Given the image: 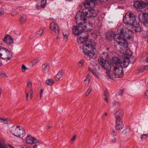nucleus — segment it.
<instances>
[{
    "label": "nucleus",
    "mask_w": 148,
    "mask_h": 148,
    "mask_svg": "<svg viewBox=\"0 0 148 148\" xmlns=\"http://www.w3.org/2000/svg\"><path fill=\"white\" fill-rule=\"evenodd\" d=\"M98 11L92 8L89 10L87 8L84 9L82 11L77 12L75 16L76 23L77 25L85 24L87 22L86 17L90 18L96 17Z\"/></svg>",
    "instance_id": "1"
},
{
    "label": "nucleus",
    "mask_w": 148,
    "mask_h": 148,
    "mask_svg": "<svg viewBox=\"0 0 148 148\" xmlns=\"http://www.w3.org/2000/svg\"><path fill=\"white\" fill-rule=\"evenodd\" d=\"M123 23L126 25H130L132 27V30L135 32L141 31L139 23L136 20L135 15L132 13L127 12L123 17Z\"/></svg>",
    "instance_id": "2"
},
{
    "label": "nucleus",
    "mask_w": 148,
    "mask_h": 148,
    "mask_svg": "<svg viewBox=\"0 0 148 148\" xmlns=\"http://www.w3.org/2000/svg\"><path fill=\"white\" fill-rule=\"evenodd\" d=\"M82 49L85 54L84 57L87 60L96 57V49L93 40L87 42L83 45Z\"/></svg>",
    "instance_id": "3"
},
{
    "label": "nucleus",
    "mask_w": 148,
    "mask_h": 148,
    "mask_svg": "<svg viewBox=\"0 0 148 148\" xmlns=\"http://www.w3.org/2000/svg\"><path fill=\"white\" fill-rule=\"evenodd\" d=\"M106 37L108 39L114 38L119 45L123 47L127 48L128 47V43L125 41L124 38L119 36V34L117 35H115L113 32H110L108 33Z\"/></svg>",
    "instance_id": "4"
},
{
    "label": "nucleus",
    "mask_w": 148,
    "mask_h": 148,
    "mask_svg": "<svg viewBox=\"0 0 148 148\" xmlns=\"http://www.w3.org/2000/svg\"><path fill=\"white\" fill-rule=\"evenodd\" d=\"M123 61H121L120 58L116 57H113L112 61V63L113 64H119L120 66L122 68H125L127 67L129 65L130 60L129 58L127 57L124 56L123 57Z\"/></svg>",
    "instance_id": "5"
},
{
    "label": "nucleus",
    "mask_w": 148,
    "mask_h": 148,
    "mask_svg": "<svg viewBox=\"0 0 148 148\" xmlns=\"http://www.w3.org/2000/svg\"><path fill=\"white\" fill-rule=\"evenodd\" d=\"M109 57L107 53L103 52L100 55V59H98L99 62L101 63V65L105 69L109 70L111 69L110 64L107 60Z\"/></svg>",
    "instance_id": "6"
},
{
    "label": "nucleus",
    "mask_w": 148,
    "mask_h": 148,
    "mask_svg": "<svg viewBox=\"0 0 148 148\" xmlns=\"http://www.w3.org/2000/svg\"><path fill=\"white\" fill-rule=\"evenodd\" d=\"M11 132L15 136L20 138H22L25 134V130L22 127L13 126L11 127Z\"/></svg>",
    "instance_id": "7"
},
{
    "label": "nucleus",
    "mask_w": 148,
    "mask_h": 148,
    "mask_svg": "<svg viewBox=\"0 0 148 148\" xmlns=\"http://www.w3.org/2000/svg\"><path fill=\"white\" fill-rule=\"evenodd\" d=\"M123 112L121 110L116 111L115 113L116 119V129L119 130L122 129L123 127V125L122 120V118L123 116Z\"/></svg>",
    "instance_id": "8"
},
{
    "label": "nucleus",
    "mask_w": 148,
    "mask_h": 148,
    "mask_svg": "<svg viewBox=\"0 0 148 148\" xmlns=\"http://www.w3.org/2000/svg\"><path fill=\"white\" fill-rule=\"evenodd\" d=\"M0 58L3 59L8 60H12V53L5 48L0 49Z\"/></svg>",
    "instance_id": "9"
},
{
    "label": "nucleus",
    "mask_w": 148,
    "mask_h": 148,
    "mask_svg": "<svg viewBox=\"0 0 148 148\" xmlns=\"http://www.w3.org/2000/svg\"><path fill=\"white\" fill-rule=\"evenodd\" d=\"M146 13L141 12L138 15L140 21L145 27H148V8L145 10Z\"/></svg>",
    "instance_id": "10"
},
{
    "label": "nucleus",
    "mask_w": 148,
    "mask_h": 148,
    "mask_svg": "<svg viewBox=\"0 0 148 148\" xmlns=\"http://www.w3.org/2000/svg\"><path fill=\"white\" fill-rule=\"evenodd\" d=\"M119 34V36H120L124 39L127 43L128 44L126 39H129L131 37L132 34V32L130 29L124 28L122 29H119L118 30Z\"/></svg>",
    "instance_id": "11"
},
{
    "label": "nucleus",
    "mask_w": 148,
    "mask_h": 148,
    "mask_svg": "<svg viewBox=\"0 0 148 148\" xmlns=\"http://www.w3.org/2000/svg\"><path fill=\"white\" fill-rule=\"evenodd\" d=\"M26 141L28 144H34L33 148H37V146L42 144V142L38 139H36L35 138L28 135L26 138Z\"/></svg>",
    "instance_id": "12"
},
{
    "label": "nucleus",
    "mask_w": 148,
    "mask_h": 148,
    "mask_svg": "<svg viewBox=\"0 0 148 148\" xmlns=\"http://www.w3.org/2000/svg\"><path fill=\"white\" fill-rule=\"evenodd\" d=\"M114 66L113 73L116 78H121L123 76L122 67L119 65L116 64Z\"/></svg>",
    "instance_id": "13"
},
{
    "label": "nucleus",
    "mask_w": 148,
    "mask_h": 148,
    "mask_svg": "<svg viewBox=\"0 0 148 148\" xmlns=\"http://www.w3.org/2000/svg\"><path fill=\"white\" fill-rule=\"evenodd\" d=\"M108 0H86L84 2V5L85 8L89 7L92 8L94 7L95 4H98V1L103 2L107 1Z\"/></svg>",
    "instance_id": "14"
},
{
    "label": "nucleus",
    "mask_w": 148,
    "mask_h": 148,
    "mask_svg": "<svg viewBox=\"0 0 148 148\" xmlns=\"http://www.w3.org/2000/svg\"><path fill=\"white\" fill-rule=\"evenodd\" d=\"M77 35L78 36L77 41L79 43H83L87 41L89 36L88 34L84 32Z\"/></svg>",
    "instance_id": "15"
},
{
    "label": "nucleus",
    "mask_w": 148,
    "mask_h": 148,
    "mask_svg": "<svg viewBox=\"0 0 148 148\" xmlns=\"http://www.w3.org/2000/svg\"><path fill=\"white\" fill-rule=\"evenodd\" d=\"M84 24L82 25H77L76 26H73L72 29V32L74 35H77L84 32L85 30L84 27Z\"/></svg>",
    "instance_id": "16"
},
{
    "label": "nucleus",
    "mask_w": 148,
    "mask_h": 148,
    "mask_svg": "<svg viewBox=\"0 0 148 148\" xmlns=\"http://www.w3.org/2000/svg\"><path fill=\"white\" fill-rule=\"evenodd\" d=\"M94 22H92L91 23L92 24L90 23H86L84 25V27H85V30L87 31L90 32L93 29L92 24L94 25L95 26L97 25L99 23V19L98 18L96 19H94Z\"/></svg>",
    "instance_id": "17"
},
{
    "label": "nucleus",
    "mask_w": 148,
    "mask_h": 148,
    "mask_svg": "<svg viewBox=\"0 0 148 148\" xmlns=\"http://www.w3.org/2000/svg\"><path fill=\"white\" fill-rule=\"evenodd\" d=\"M146 3L141 1H138L134 2L133 6L134 8H136L137 10L142 9L143 8H145L146 6L148 5Z\"/></svg>",
    "instance_id": "18"
},
{
    "label": "nucleus",
    "mask_w": 148,
    "mask_h": 148,
    "mask_svg": "<svg viewBox=\"0 0 148 148\" xmlns=\"http://www.w3.org/2000/svg\"><path fill=\"white\" fill-rule=\"evenodd\" d=\"M49 27L56 34H58L59 28L58 25L54 22H52L50 24Z\"/></svg>",
    "instance_id": "19"
},
{
    "label": "nucleus",
    "mask_w": 148,
    "mask_h": 148,
    "mask_svg": "<svg viewBox=\"0 0 148 148\" xmlns=\"http://www.w3.org/2000/svg\"><path fill=\"white\" fill-rule=\"evenodd\" d=\"M3 40L8 45H11L14 43L13 39L8 34H6L4 36Z\"/></svg>",
    "instance_id": "20"
},
{
    "label": "nucleus",
    "mask_w": 148,
    "mask_h": 148,
    "mask_svg": "<svg viewBox=\"0 0 148 148\" xmlns=\"http://www.w3.org/2000/svg\"><path fill=\"white\" fill-rule=\"evenodd\" d=\"M64 74V72L63 71H59L55 76V80L57 81H59L60 78L63 77Z\"/></svg>",
    "instance_id": "21"
},
{
    "label": "nucleus",
    "mask_w": 148,
    "mask_h": 148,
    "mask_svg": "<svg viewBox=\"0 0 148 148\" xmlns=\"http://www.w3.org/2000/svg\"><path fill=\"white\" fill-rule=\"evenodd\" d=\"M27 21L26 16L25 15H20L18 21L20 25H22L25 23Z\"/></svg>",
    "instance_id": "22"
},
{
    "label": "nucleus",
    "mask_w": 148,
    "mask_h": 148,
    "mask_svg": "<svg viewBox=\"0 0 148 148\" xmlns=\"http://www.w3.org/2000/svg\"><path fill=\"white\" fill-rule=\"evenodd\" d=\"M50 64L49 63H45L42 65L43 70L45 72L47 73L49 71L50 68Z\"/></svg>",
    "instance_id": "23"
},
{
    "label": "nucleus",
    "mask_w": 148,
    "mask_h": 148,
    "mask_svg": "<svg viewBox=\"0 0 148 148\" xmlns=\"http://www.w3.org/2000/svg\"><path fill=\"white\" fill-rule=\"evenodd\" d=\"M45 83L47 85L51 86L54 84V82L52 79H48L46 81Z\"/></svg>",
    "instance_id": "24"
},
{
    "label": "nucleus",
    "mask_w": 148,
    "mask_h": 148,
    "mask_svg": "<svg viewBox=\"0 0 148 148\" xmlns=\"http://www.w3.org/2000/svg\"><path fill=\"white\" fill-rule=\"evenodd\" d=\"M10 122L6 119H1L0 118V123L3 124H5L7 123H10Z\"/></svg>",
    "instance_id": "25"
},
{
    "label": "nucleus",
    "mask_w": 148,
    "mask_h": 148,
    "mask_svg": "<svg viewBox=\"0 0 148 148\" xmlns=\"http://www.w3.org/2000/svg\"><path fill=\"white\" fill-rule=\"evenodd\" d=\"M124 91V89H123L121 90H120L118 93L116 94V97L120 96L121 97L123 94V93Z\"/></svg>",
    "instance_id": "26"
},
{
    "label": "nucleus",
    "mask_w": 148,
    "mask_h": 148,
    "mask_svg": "<svg viewBox=\"0 0 148 148\" xmlns=\"http://www.w3.org/2000/svg\"><path fill=\"white\" fill-rule=\"evenodd\" d=\"M41 8H45L47 4V0H41Z\"/></svg>",
    "instance_id": "27"
},
{
    "label": "nucleus",
    "mask_w": 148,
    "mask_h": 148,
    "mask_svg": "<svg viewBox=\"0 0 148 148\" xmlns=\"http://www.w3.org/2000/svg\"><path fill=\"white\" fill-rule=\"evenodd\" d=\"M43 32V29L40 30L36 32V34L38 36H41Z\"/></svg>",
    "instance_id": "28"
},
{
    "label": "nucleus",
    "mask_w": 148,
    "mask_h": 148,
    "mask_svg": "<svg viewBox=\"0 0 148 148\" xmlns=\"http://www.w3.org/2000/svg\"><path fill=\"white\" fill-rule=\"evenodd\" d=\"M91 72L95 76L97 77L99 76V74L96 70H92Z\"/></svg>",
    "instance_id": "29"
},
{
    "label": "nucleus",
    "mask_w": 148,
    "mask_h": 148,
    "mask_svg": "<svg viewBox=\"0 0 148 148\" xmlns=\"http://www.w3.org/2000/svg\"><path fill=\"white\" fill-rule=\"evenodd\" d=\"M28 69L27 68L24 64L22 66L21 70L23 72H25L26 70H28Z\"/></svg>",
    "instance_id": "30"
},
{
    "label": "nucleus",
    "mask_w": 148,
    "mask_h": 148,
    "mask_svg": "<svg viewBox=\"0 0 148 148\" xmlns=\"http://www.w3.org/2000/svg\"><path fill=\"white\" fill-rule=\"evenodd\" d=\"M147 66H143L141 68V69H140V71L141 72L144 71L145 70H147Z\"/></svg>",
    "instance_id": "31"
},
{
    "label": "nucleus",
    "mask_w": 148,
    "mask_h": 148,
    "mask_svg": "<svg viewBox=\"0 0 148 148\" xmlns=\"http://www.w3.org/2000/svg\"><path fill=\"white\" fill-rule=\"evenodd\" d=\"M92 91V89L91 88H89L87 90L86 92V95L87 96H88L90 93L91 91Z\"/></svg>",
    "instance_id": "32"
},
{
    "label": "nucleus",
    "mask_w": 148,
    "mask_h": 148,
    "mask_svg": "<svg viewBox=\"0 0 148 148\" xmlns=\"http://www.w3.org/2000/svg\"><path fill=\"white\" fill-rule=\"evenodd\" d=\"M68 35L67 34H65L64 36V40L65 42H66L68 39Z\"/></svg>",
    "instance_id": "33"
},
{
    "label": "nucleus",
    "mask_w": 148,
    "mask_h": 148,
    "mask_svg": "<svg viewBox=\"0 0 148 148\" xmlns=\"http://www.w3.org/2000/svg\"><path fill=\"white\" fill-rule=\"evenodd\" d=\"M7 77V76L5 73H0V78L1 77H4L6 78Z\"/></svg>",
    "instance_id": "34"
},
{
    "label": "nucleus",
    "mask_w": 148,
    "mask_h": 148,
    "mask_svg": "<svg viewBox=\"0 0 148 148\" xmlns=\"http://www.w3.org/2000/svg\"><path fill=\"white\" fill-rule=\"evenodd\" d=\"M109 95L108 91L107 90H106L105 91L104 94V96L106 97H108V96Z\"/></svg>",
    "instance_id": "35"
},
{
    "label": "nucleus",
    "mask_w": 148,
    "mask_h": 148,
    "mask_svg": "<svg viewBox=\"0 0 148 148\" xmlns=\"http://www.w3.org/2000/svg\"><path fill=\"white\" fill-rule=\"evenodd\" d=\"M148 137V135L147 134H143L142 135L141 137V139L142 140L143 138H146Z\"/></svg>",
    "instance_id": "36"
},
{
    "label": "nucleus",
    "mask_w": 148,
    "mask_h": 148,
    "mask_svg": "<svg viewBox=\"0 0 148 148\" xmlns=\"http://www.w3.org/2000/svg\"><path fill=\"white\" fill-rule=\"evenodd\" d=\"M38 61H39V60L37 59L35 60L32 61L31 62V63L32 64V65H35V64L38 63Z\"/></svg>",
    "instance_id": "37"
},
{
    "label": "nucleus",
    "mask_w": 148,
    "mask_h": 148,
    "mask_svg": "<svg viewBox=\"0 0 148 148\" xmlns=\"http://www.w3.org/2000/svg\"><path fill=\"white\" fill-rule=\"evenodd\" d=\"M27 85L28 87H31L32 86V82L30 81H28L27 82Z\"/></svg>",
    "instance_id": "38"
},
{
    "label": "nucleus",
    "mask_w": 148,
    "mask_h": 148,
    "mask_svg": "<svg viewBox=\"0 0 148 148\" xmlns=\"http://www.w3.org/2000/svg\"><path fill=\"white\" fill-rule=\"evenodd\" d=\"M107 73H108L107 76L109 77L110 78L112 79L114 77V75L113 74H111L110 73H108L106 72Z\"/></svg>",
    "instance_id": "39"
},
{
    "label": "nucleus",
    "mask_w": 148,
    "mask_h": 148,
    "mask_svg": "<svg viewBox=\"0 0 148 148\" xmlns=\"http://www.w3.org/2000/svg\"><path fill=\"white\" fill-rule=\"evenodd\" d=\"M127 133V129L126 128L123 130L121 132V134H125Z\"/></svg>",
    "instance_id": "40"
},
{
    "label": "nucleus",
    "mask_w": 148,
    "mask_h": 148,
    "mask_svg": "<svg viewBox=\"0 0 148 148\" xmlns=\"http://www.w3.org/2000/svg\"><path fill=\"white\" fill-rule=\"evenodd\" d=\"M16 9L17 10H24V8L21 6H18L17 7Z\"/></svg>",
    "instance_id": "41"
},
{
    "label": "nucleus",
    "mask_w": 148,
    "mask_h": 148,
    "mask_svg": "<svg viewBox=\"0 0 148 148\" xmlns=\"http://www.w3.org/2000/svg\"><path fill=\"white\" fill-rule=\"evenodd\" d=\"M17 14V13L16 12H12L11 13V15L12 16H14L16 15Z\"/></svg>",
    "instance_id": "42"
},
{
    "label": "nucleus",
    "mask_w": 148,
    "mask_h": 148,
    "mask_svg": "<svg viewBox=\"0 0 148 148\" xmlns=\"http://www.w3.org/2000/svg\"><path fill=\"white\" fill-rule=\"evenodd\" d=\"M76 135H74L71 138V141H74L75 140V139L76 138Z\"/></svg>",
    "instance_id": "43"
},
{
    "label": "nucleus",
    "mask_w": 148,
    "mask_h": 148,
    "mask_svg": "<svg viewBox=\"0 0 148 148\" xmlns=\"http://www.w3.org/2000/svg\"><path fill=\"white\" fill-rule=\"evenodd\" d=\"M114 103L113 105L114 106L115 105H117L119 106L121 105L120 103L119 102L114 101Z\"/></svg>",
    "instance_id": "44"
},
{
    "label": "nucleus",
    "mask_w": 148,
    "mask_h": 148,
    "mask_svg": "<svg viewBox=\"0 0 148 148\" xmlns=\"http://www.w3.org/2000/svg\"><path fill=\"white\" fill-rule=\"evenodd\" d=\"M112 133L113 134L114 136H116L117 134V133L114 130H113L112 132Z\"/></svg>",
    "instance_id": "45"
},
{
    "label": "nucleus",
    "mask_w": 148,
    "mask_h": 148,
    "mask_svg": "<svg viewBox=\"0 0 148 148\" xmlns=\"http://www.w3.org/2000/svg\"><path fill=\"white\" fill-rule=\"evenodd\" d=\"M43 89H41L40 90V98L41 97V96L43 92Z\"/></svg>",
    "instance_id": "46"
},
{
    "label": "nucleus",
    "mask_w": 148,
    "mask_h": 148,
    "mask_svg": "<svg viewBox=\"0 0 148 148\" xmlns=\"http://www.w3.org/2000/svg\"><path fill=\"white\" fill-rule=\"evenodd\" d=\"M116 138L115 137H114L112 140V142L113 143H114L116 142Z\"/></svg>",
    "instance_id": "47"
},
{
    "label": "nucleus",
    "mask_w": 148,
    "mask_h": 148,
    "mask_svg": "<svg viewBox=\"0 0 148 148\" xmlns=\"http://www.w3.org/2000/svg\"><path fill=\"white\" fill-rule=\"evenodd\" d=\"M41 6H39L37 5L36 7V9L37 10H40L41 9Z\"/></svg>",
    "instance_id": "48"
},
{
    "label": "nucleus",
    "mask_w": 148,
    "mask_h": 148,
    "mask_svg": "<svg viewBox=\"0 0 148 148\" xmlns=\"http://www.w3.org/2000/svg\"><path fill=\"white\" fill-rule=\"evenodd\" d=\"M84 60H82L80 61L79 63L80 64H82V65H83L84 63Z\"/></svg>",
    "instance_id": "49"
},
{
    "label": "nucleus",
    "mask_w": 148,
    "mask_h": 148,
    "mask_svg": "<svg viewBox=\"0 0 148 148\" xmlns=\"http://www.w3.org/2000/svg\"><path fill=\"white\" fill-rule=\"evenodd\" d=\"M108 97H106L104 99V100L105 101H106L107 103H108V101H109Z\"/></svg>",
    "instance_id": "50"
},
{
    "label": "nucleus",
    "mask_w": 148,
    "mask_h": 148,
    "mask_svg": "<svg viewBox=\"0 0 148 148\" xmlns=\"http://www.w3.org/2000/svg\"><path fill=\"white\" fill-rule=\"evenodd\" d=\"M1 146L0 148H6V145H1Z\"/></svg>",
    "instance_id": "51"
},
{
    "label": "nucleus",
    "mask_w": 148,
    "mask_h": 148,
    "mask_svg": "<svg viewBox=\"0 0 148 148\" xmlns=\"http://www.w3.org/2000/svg\"><path fill=\"white\" fill-rule=\"evenodd\" d=\"M28 93L26 92V99L27 100L28 97Z\"/></svg>",
    "instance_id": "52"
},
{
    "label": "nucleus",
    "mask_w": 148,
    "mask_h": 148,
    "mask_svg": "<svg viewBox=\"0 0 148 148\" xmlns=\"http://www.w3.org/2000/svg\"><path fill=\"white\" fill-rule=\"evenodd\" d=\"M34 37V36H30L29 37V40H30L31 39H32Z\"/></svg>",
    "instance_id": "53"
},
{
    "label": "nucleus",
    "mask_w": 148,
    "mask_h": 148,
    "mask_svg": "<svg viewBox=\"0 0 148 148\" xmlns=\"http://www.w3.org/2000/svg\"><path fill=\"white\" fill-rule=\"evenodd\" d=\"M145 95L147 97H148V90H147L146 91L145 93Z\"/></svg>",
    "instance_id": "54"
},
{
    "label": "nucleus",
    "mask_w": 148,
    "mask_h": 148,
    "mask_svg": "<svg viewBox=\"0 0 148 148\" xmlns=\"http://www.w3.org/2000/svg\"><path fill=\"white\" fill-rule=\"evenodd\" d=\"M8 146L10 147V148H15L14 147L12 146L10 144H8Z\"/></svg>",
    "instance_id": "55"
},
{
    "label": "nucleus",
    "mask_w": 148,
    "mask_h": 148,
    "mask_svg": "<svg viewBox=\"0 0 148 148\" xmlns=\"http://www.w3.org/2000/svg\"><path fill=\"white\" fill-rule=\"evenodd\" d=\"M78 65L79 67H81L82 66V64L79 63H78Z\"/></svg>",
    "instance_id": "56"
},
{
    "label": "nucleus",
    "mask_w": 148,
    "mask_h": 148,
    "mask_svg": "<svg viewBox=\"0 0 148 148\" xmlns=\"http://www.w3.org/2000/svg\"><path fill=\"white\" fill-rule=\"evenodd\" d=\"M30 94H33V92L32 90V89H30Z\"/></svg>",
    "instance_id": "57"
},
{
    "label": "nucleus",
    "mask_w": 148,
    "mask_h": 148,
    "mask_svg": "<svg viewBox=\"0 0 148 148\" xmlns=\"http://www.w3.org/2000/svg\"><path fill=\"white\" fill-rule=\"evenodd\" d=\"M103 115H104V116H107V113L106 112H104V114H103Z\"/></svg>",
    "instance_id": "58"
},
{
    "label": "nucleus",
    "mask_w": 148,
    "mask_h": 148,
    "mask_svg": "<svg viewBox=\"0 0 148 148\" xmlns=\"http://www.w3.org/2000/svg\"><path fill=\"white\" fill-rule=\"evenodd\" d=\"M146 60L148 62V54L147 55L146 58Z\"/></svg>",
    "instance_id": "59"
},
{
    "label": "nucleus",
    "mask_w": 148,
    "mask_h": 148,
    "mask_svg": "<svg viewBox=\"0 0 148 148\" xmlns=\"http://www.w3.org/2000/svg\"><path fill=\"white\" fill-rule=\"evenodd\" d=\"M88 70L91 72L92 70L91 68L90 67H88Z\"/></svg>",
    "instance_id": "60"
},
{
    "label": "nucleus",
    "mask_w": 148,
    "mask_h": 148,
    "mask_svg": "<svg viewBox=\"0 0 148 148\" xmlns=\"http://www.w3.org/2000/svg\"><path fill=\"white\" fill-rule=\"evenodd\" d=\"M3 12L0 11V15H2L3 14Z\"/></svg>",
    "instance_id": "61"
},
{
    "label": "nucleus",
    "mask_w": 148,
    "mask_h": 148,
    "mask_svg": "<svg viewBox=\"0 0 148 148\" xmlns=\"http://www.w3.org/2000/svg\"><path fill=\"white\" fill-rule=\"evenodd\" d=\"M92 63L93 64V65H96L97 64V63H95L94 62H92Z\"/></svg>",
    "instance_id": "62"
},
{
    "label": "nucleus",
    "mask_w": 148,
    "mask_h": 148,
    "mask_svg": "<svg viewBox=\"0 0 148 148\" xmlns=\"http://www.w3.org/2000/svg\"><path fill=\"white\" fill-rule=\"evenodd\" d=\"M46 127L47 129H49V128H51V127L49 126H46Z\"/></svg>",
    "instance_id": "63"
},
{
    "label": "nucleus",
    "mask_w": 148,
    "mask_h": 148,
    "mask_svg": "<svg viewBox=\"0 0 148 148\" xmlns=\"http://www.w3.org/2000/svg\"><path fill=\"white\" fill-rule=\"evenodd\" d=\"M147 37H148V30L147 31Z\"/></svg>",
    "instance_id": "64"
}]
</instances>
